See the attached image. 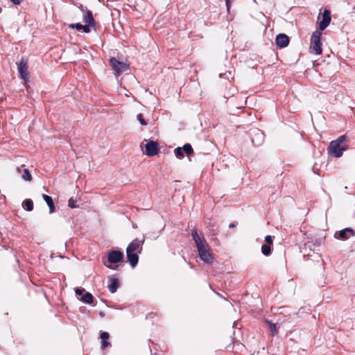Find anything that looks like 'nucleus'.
I'll return each instance as SVG.
<instances>
[{
  "label": "nucleus",
  "instance_id": "14",
  "mask_svg": "<svg viewBox=\"0 0 355 355\" xmlns=\"http://www.w3.org/2000/svg\"><path fill=\"white\" fill-rule=\"evenodd\" d=\"M83 22L91 25V26H95V21L91 10H87L83 16Z\"/></svg>",
  "mask_w": 355,
  "mask_h": 355
},
{
  "label": "nucleus",
  "instance_id": "5",
  "mask_svg": "<svg viewBox=\"0 0 355 355\" xmlns=\"http://www.w3.org/2000/svg\"><path fill=\"white\" fill-rule=\"evenodd\" d=\"M249 135L250 136L252 143L254 146H259L263 144L264 141V135L261 130L256 128H251L249 130Z\"/></svg>",
  "mask_w": 355,
  "mask_h": 355
},
{
  "label": "nucleus",
  "instance_id": "19",
  "mask_svg": "<svg viewBox=\"0 0 355 355\" xmlns=\"http://www.w3.org/2000/svg\"><path fill=\"white\" fill-rule=\"evenodd\" d=\"M93 295L90 293H86L83 295L81 300L86 304H92L93 302Z\"/></svg>",
  "mask_w": 355,
  "mask_h": 355
},
{
  "label": "nucleus",
  "instance_id": "33",
  "mask_svg": "<svg viewBox=\"0 0 355 355\" xmlns=\"http://www.w3.org/2000/svg\"><path fill=\"white\" fill-rule=\"evenodd\" d=\"M231 2H232V0H225V5H226L227 10H230Z\"/></svg>",
  "mask_w": 355,
  "mask_h": 355
},
{
  "label": "nucleus",
  "instance_id": "21",
  "mask_svg": "<svg viewBox=\"0 0 355 355\" xmlns=\"http://www.w3.org/2000/svg\"><path fill=\"white\" fill-rule=\"evenodd\" d=\"M183 153H185L187 155L193 153V148L190 144H186L182 147Z\"/></svg>",
  "mask_w": 355,
  "mask_h": 355
},
{
  "label": "nucleus",
  "instance_id": "4",
  "mask_svg": "<svg viewBox=\"0 0 355 355\" xmlns=\"http://www.w3.org/2000/svg\"><path fill=\"white\" fill-rule=\"evenodd\" d=\"M123 253L119 250H112L107 254V262H104L103 264L105 266L110 269H115V267H113L112 264L118 263L122 261L123 258Z\"/></svg>",
  "mask_w": 355,
  "mask_h": 355
},
{
  "label": "nucleus",
  "instance_id": "32",
  "mask_svg": "<svg viewBox=\"0 0 355 355\" xmlns=\"http://www.w3.org/2000/svg\"><path fill=\"white\" fill-rule=\"evenodd\" d=\"M14 5L18 6L19 5L23 0H10Z\"/></svg>",
  "mask_w": 355,
  "mask_h": 355
},
{
  "label": "nucleus",
  "instance_id": "1",
  "mask_svg": "<svg viewBox=\"0 0 355 355\" xmlns=\"http://www.w3.org/2000/svg\"><path fill=\"white\" fill-rule=\"evenodd\" d=\"M191 235L195 241L200 259L207 264L213 263L214 257L210 252L209 245L204 236H200L196 229L191 231Z\"/></svg>",
  "mask_w": 355,
  "mask_h": 355
},
{
  "label": "nucleus",
  "instance_id": "22",
  "mask_svg": "<svg viewBox=\"0 0 355 355\" xmlns=\"http://www.w3.org/2000/svg\"><path fill=\"white\" fill-rule=\"evenodd\" d=\"M22 179L25 181H31L32 180V175L28 169H27V168L24 169Z\"/></svg>",
  "mask_w": 355,
  "mask_h": 355
},
{
  "label": "nucleus",
  "instance_id": "28",
  "mask_svg": "<svg viewBox=\"0 0 355 355\" xmlns=\"http://www.w3.org/2000/svg\"><path fill=\"white\" fill-rule=\"evenodd\" d=\"M110 335L107 332H102L100 335V338L102 339V340H106L109 338Z\"/></svg>",
  "mask_w": 355,
  "mask_h": 355
},
{
  "label": "nucleus",
  "instance_id": "6",
  "mask_svg": "<svg viewBox=\"0 0 355 355\" xmlns=\"http://www.w3.org/2000/svg\"><path fill=\"white\" fill-rule=\"evenodd\" d=\"M110 64L115 71L116 76L128 69V65L125 63L119 61L115 58L110 59Z\"/></svg>",
  "mask_w": 355,
  "mask_h": 355
},
{
  "label": "nucleus",
  "instance_id": "3",
  "mask_svg": "<svg viewBox=\"0 0 355 355\" xmlns=\"http://www.w3.org/2000/svg\"><path fill=\"white\" fill-rule=\"evenodd\" d=\"M320 37L321 33L318 31H315L312 33L309 48L310 53L315 55H320L322 53V42Z\"/></svg>",
  "mask_w": 355,
  "mask_h": 355
},
{
  "label": "nucleus",
  "instance_id": "35",
  "mask_svg": "<svg viewBox=\"0 0 355 355\" xmlns=\"http://www.w3.org/2000/svg\"><path fill=\"white\" fill-rule=\"evenodd\" d=\"M236 227V225H235L234 223H230V224L229 225V227H230V228H233V227Z\"/></svg>",
  "mask_w": 355,
  "mask_h": 355
},
{
  "label": "nucleus",
  "instance_id": "27",
  "mask_svg": "<svg viewBox=\"0 0 355 355\" xmlns=\"http://www.w3.org/2000/svg\"><path fill=\"white\" fill-rule=\"evenodd\" d=\"M266 245H271L272 244V238L270 235H267L265 237Z\"/></svg>",
  "mask_w": 355,
  "mask_h": 355
},
{
  "label": "nucleus",
  "instance_id": "37",
  "mask_svg": "<svg viewBox=\"0 0 355 355\" xmlns=\"http://www.w3.org/2000/svg\"><path fill=\"white\" fill-rule=\"evenodd\" d=\"M17 171L19 172L20 171V168L18 167L17 168Z\"/></svg>",
  "mask_w": 355,
  "mask_h": 355
},
{
  "label": "nucleus",
  "instance_id": "8",
  "mask_svg": "<svg viewBox=\"0 0 355 355\" xmlns=\"http://www.w3.org/2000/svg\"><path fill=\"white\" fill-rule=\"evenodd\" d=\"M354 236H355V231L350 227H347L342 230L337 231L334 234V237L340 240H347Z\"/></svg>",
  "mask_w": 355,
  "mask_h": 355
},
{
  "label": "nucleus",
  "instance_id": "25",
  "mask_svg": "<svg viewBox=\"0 0 355 355\" xmlns=\"http://www.w3.org/2000/svg\"><path fill=\"white\" fill-rule=\"evenodd\" d=\"M69 27L71 28H76L78 31L80 30H82V28H83V25L81 24H79V23H76V24H70L69 25Z\"/></svg>",
  "mask_w": 355,
  "mask_h": 355
},
{
  "label": "nucleus",
  "instance_id": "36",
  "mask_svg": "<svg viewBox=\"0 0 355 355\" xmlns=\"http://www.w3.org/2000/svg\"><path fill=\"white\" fill-rule=\"evenodd\" d=\"M80 10H81L82 12H84V8H83V5H80Z\"/></svg>",
  "mask_w": 355,
  "mask_h": 355
},
{
  "label": "nucleus",
  "instance_id": "20",
  "mask_svg": "<svg viewBox=\"0 0 355 355\" xmlns=\"http://www.w3.org/2000/svg\"><path fill=\"white\" fill-rule=\"evenodd\" d=\"M261 253H262L264 256H269V255L270 254V253H271V248H270V245L263 244V245L261 246Z\"/></svg>",
  "mask_w": 355,
  "mask_h": 355
},
{
  "label": "nucleus",
  "instance_id": "24",
  "mask_svg": "<svg viewBox=\"0 0 355 355\" xmlns=\"http://www.w3.org/2000/svg\"><path fill=\"white\" fill-rule=\"evenodd\" d=\"M137 120L139 121L140 124L141 125H147V122L146 121V120L144 119V116H143V114H138L137 115Z\"/></svg>",
  "mask_w": 355,
  "mask_h": 355
},
{
  "label": "nucleus",
  "instance_id": "12",
  "mask_svg": "<svg viewBox=\"0 0 355 355\" xmlns=\"http://www.w3.org/2000/svg\"><path fill=\"white\" fill-rule=\"evenodd\" d=\"M139 254V253L135 252H132L130 250H126L127 259L132 268H135L137 265Z\"/></svg>",
  "mask_w": 355,
  "mask_h": 355
},
{
  "label": "nucleus",
  "instance_id": "31",
  "mask_svg": "<svg viewBox=\"0 0 355 355\" xmlns=\"http://www.w3.org/2000/svg\"><path fill=\"white\" fill-rule=\"evenodd\" d=\"M83 291H84V289H83V288H76V290H75V293H76V295H82V294H83Z\"/></svg>",
  "mask_w": 355,
  "mask_h": 355
},
{
  "label": "nucleus",
  "instance_id": "10",
  "mask_svg": "<svg viewBox=\"0 0 355 355\" xmlns=\"http://www.w3.org/2000/svg\"><path fill=\"white\" fill-rule=\"evenodd\" d=\"M144 243V239L139 240L138 239H134L127 247L126 250H130L132 252L141 253L142 250V245Z\"/></svg>",
  "mask_w": 355,
  "mask_h": 355
},
{
  "label": "nucleus",
  "instance_id": "17",
  "mask_svg": "<svg viewBox=\"0 0 355 355\" xmlns=\"http://www.w3.org/2000/svg\"><path fill=\"white\" fill-rule=\"evenodd\" d=\"M266 323L268 324V328L271 332V335L272 336H275V335H277L278 330H277L276 324H275L269 320H266Z\"/></svg>",
  "mask_w": 355,
  "mask_h": 355
},
{
  "label": "nucleus",
  "instance_id": "34",
  "mask_svg": "<svg viewBox=\"0 0 355 355\" xmlns=\"http://www.w3.org/2000/svg\"><path fill=\"white\" fill-rule=\"evenodd\" d=\"M99 315H100L101 318H103V317L105 315V313H104L103 311H100V312H99Z\"/></svg>",
  "mask_w": 355,
  "mask_h": 355
},
{
  "label": "nucleus",
  "instance_id": "7",
  "mask_svg": "<svg viewBox=\"0 0 355 355\" xmlns=\"http://www.w3.org/2000/svg\"><path fill=\"white\" fill-rule=\"evenodd\" d=\"M17 70L19 76L24 81L28 80V63L24 58H21L19 63H17Z\"/></svg>",
  "mask_w": 355,
  "mask_h": 355
},
{
  "label": "nucleus",
  "instance_id": "18",
  "mask_svg": "<svg viewBox=\"0 0 355 355\" xmlns=\"http://www.w3.org/2000/svg\"><path fill=\"white\" fill-rule=\"evenodd\" d=\"M22 206L26 207L28 211H31L33 209V202L31 199H26L23 201Z\"/></svg>",
  "mask_w": 355,
  "mask_h": 355
},
{
  "label": "nucleus",
  "instance_id": "26",
  "mask_svg": "<svg viewBox=\"0 0 355 355\" xmlns=\"http://www.w3.org/2000/svg\"><path fill=\"white\" fill-rule=\"evenodd\" d=\"M68 206L70 208H72V209L76 208L77 207L76 205V204H75L74 200L72 198L69 199V200H68Z\"/></svg>",
  "mask_w": 355,
  "mask_h": 355
},
{
  "label": "nucleus",
  "instance_id": "9",
  "mask_svg": "<svg viewBox=\"0 0 355 355\" xmlns=\"http://www.w3.org/2000/svg\"><path fill=\"white\" fill-rule=\"evenodd\" d=\"M146 155L151 157L157 154L159 151V145L157 141H150L146 144Z\"/></svg>",
  "mask_w": 355,
  "mask_h": 355
},
{
  "label": "nucleus",
  "instance_id": "23",
  "mask_svg": "<svg viewBox=\"0 0 355 355\" xmlns=\"http://www.w3.org/2000/svg\"><path fill=\"white\" fill-rule=\"evenodd\" d=\"M175 155L178 159H182L184 157V153L182 147H178L174 150Z\"/></svg>",
  "mask_w": 355,
  "mask_h": 355
},
{
  "label": "nucleus",
  "instance_id": "2",
  "mask_svg": "<svg viewBox=\"0 0 355 355\" xmlns=\"http://www.w3.org/2000/svg\"><path fill=\"white\" fill-rule=\"evenodd\" d=\"M348 139L346 135H341L337 139L330 142L329 146V151L334 155V157H340L343 152L348 148L347 145Z\"/></svg>",
  "mask_w": 355,
  "mask_h": 355
},
{
  "label": "nucleus",
  "instance_id": "29",
  "mask_svg": "<svg viewBox=\"0 0 355 355\" xmlns=\"http://www.w3.org/2000/svg\"><path fill=\"white\" fill-rule=\"evenodd\" d=\"M90 27L91 25H89L88 24H86L85 25H83V28H82V30L86 33H88L90 32L91 29H90Z\"/></svg>",
  "mask_w": 355,
  "mask_h": 355
},
{
  "label": "nucleus",
  "instance_id": "16",
  "mask_svg": "<svg viewBox=\"0 0 355 355\" xmlns=\"http://www.w3.org/2000/svg\"><path fill=\"white\" fill-rule=\"evenodd\" d=\"M42 198L49 208V213H53L55 211V206L52 198L46 194H43Z\"/></svg>",
  "mask_w": 355,
  "mask_h": 355
},
{
  "label": "nucleus",
  "instance_id": "30",
  "mask_svg": "<svg viewBox=\"0 0 355 355\" xmlns=\"http://www.w3.org/2000/svg\"><path fill=\"white\" fill-rule=\"evenodd\" d=\"M110 345V343H109L108 341L106 340H102V345H101V347L102 349H105V347H108Z\"/></svg>",
  "mask_w": 355,
  "mask_h": 355
},
{
  "label": "nucleus",
  "instance_id": "11",
  "mask_svg": "<svg viewBox=\"0 0 355 355\" xmlns=\"http://www.w3.org/2000/svg\"><path fill=\"white\" fill-rule=\"evenodd\" d=\"M331 14L329 10H324L322 13V19L319 23L318 28L320 31H324L330 24Z\"/></svg>",
  "mask_w": 355,
  "mask_h": 355
},
{
  "label": "nucleus",
  "instance_id": "15",
  "mask_svg": "<svg viewBox=\"0 0 355 355\" xmlns=\"http://www.w3.org/2000/svg\"><path fill=\"white\" fill-rule=\"evenodd\" d=\"M110 284L108 285V289L111 293H114L119 288V280L116 278L109 277Z\"/></svg>",
  "mask_w": 355,
  "mask_h": 355
},
{
  "label": "nucleus",
  "instance_id": "13",
  "mask_svg": "<svg viewBox=\"0 0 355 355\" xmlns=\"http://www.w3.org/2000/svg\"><path fill=\"white\" fill-rule=\"evenodd\" d=\"M275 42L278 47L284 48L289 44V37L285 34L280 33L277 35Z\"/></svg>",
  "mask_w": 355,
  "mask_h": 355
}]
</instances>
